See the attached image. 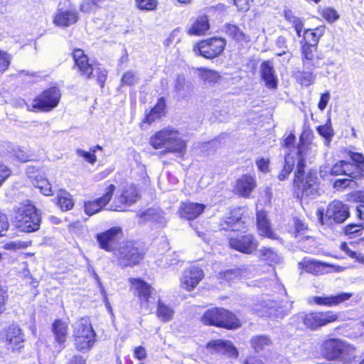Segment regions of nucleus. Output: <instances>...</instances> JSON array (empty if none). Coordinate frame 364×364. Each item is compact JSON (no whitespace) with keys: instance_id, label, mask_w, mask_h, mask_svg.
<instances>
[{"instance_id":"obj_1","label":"nucleus","mask_w":364,"mask_h":364,"mask_svg":"<svg viewBox=\"0 0 364 364\" xmlns=\"http://www.w3.org/2000/svg\"><path fill=\"white\" fill-rule=\"evenodd\" d=\"M149 144L155 149H161V157L170 153L182 159L186 154V141L174 128L167 127L156 132L150 137Z\"/></svg>"},{"instance_id":"obj_2","label":"nucleus","mask_w":364,"mask_h":364,"mask_svg":"<svg viewBox=\"0 0 364 364\" xmlns=\"http://www.w3.org/2000/svg\"><path fill=\"white\" fill-rule=\"evenodd\" d=\"M14 223L19 230L32 232L40 228L41 217L33 204L29 202L21 203L16 210Z\"/></svg>"},{"instance_id":"obj_3","label":"nucleus","mask_w":364,"mask_h":364,"mask_svg":"<svg viewBox=\"0 0 364 364\" xmlns=\"http://www.w3.org/2000/svg\"><path fill=\"white\" fill-rule=\"evenodd\" d=\"M73 337L78 350H89L95 342L96 333L88 318H81L74 324Z\"/></svg>"},{"instance_id":"obj_4","label":"nucleus","mask_w":364,"mask_h":364,"mask_svg":"<svg viewBox=\"0 0 364 364\" xmlns=\"http://www.w3.org/2000/svg\"><path fill=\"white\" fill-rule=\"evenodd\" d=\"M355 348L339 339H328L322 344V352L328 360L349 362L355 357Z\"/></svg>"},{"instance_id":"obj_5","label":"nucleus","mask_w":364,"mask_h":364,"mask_svg":"<svg viewBox=\"0 0 364 364\" xmlns=\"http://www.w3.org/2000/svg\"><path fill=\"white\" fill-rule=\"evenodd\" d=\"M202 321L207 325L226 328H237L240 326L237 317L230 311L223 308L207 310L202 317Z\"/></svg>"},{"instance_id":"obj_6","label":"nucleus","mask_w":364,"mask_h":364,"mask_svg":"<svg viewBox=\"0 0 364 364\" xmlns=\"http://www.w3.org/2000/svg\"><path fill=\"white\" fill-rule=\"evenodd\" d=\"M338 318V315L332 311L310 312L301 317L304 326L313 331L333 323Z\"/></svg>"},{"instance_id":"obj_7","label":"nucleus","mask_w":364,"mask_h":364,"mask_svg":"<svg viewBox=\"0 0 364 364\" xmlns=\"http://www.w3.org/2000/svg\"><path fill=\"white\" fill-rule=\"evenodd\" d=\"M317 153V147L315 144L305 141L302 136L299 139V144L296 152V175L297 178L302 176L304 172L305 164L306 162L311 163L315 158Z\"/></svg>"},{"instance_id":"obj_8","label":"nucleus","mask_w":364,"mask_h":364,"mask_svg":"<svg viewBox=\"0 0 364 364\" xmlns=\"http://www.w3.org/2000/svg\"><path fill=\"white\" fill-rule=\"evenodd\" d=\"M113 254L122 267L135 265L141 259V254L132 242L123 244Z\"/></svg>"},{"instance_id":"obj_9","label":"nucleus","mask_w":364,"mask_h":364,"mask_svg":"<svg viewBox=\"0 0 364 364\" xmlns=\"http://www.w3.org/2000/svg\"><path fill=\"white\" fill-rule=\"evenodd\" d=\"M294 183V186L301 191L302 196L314 198L319 194L320 183L315 171H309L305 178L304 174L297 178L295 173Z\"/></svg>"},{"instance_id":"obj_10","label":"nucleus","mask_w":364,"mask_h":364,"mask_svg":"<svg viewBox=\"0 0 364 364\" xmlns=\"http://www.w3.org/2000/svg\"><path fill=\"white\" fill-rule=\"evenodd\" d=\"M60 97L61 93L58 87H50L33 100V108L44 112L50 111L57 107Z\"/></svg>"},{"instance_id":"obj_11","label":"nucleus","mask_w":364,"mask_h":364,"mask_svg":"<svg viewBox=\"0 0 364 364\" xmlns=\"http://www.w3.org/2000/svg\"><path fill=\"white\" fill-rule=\"evenodd\" d=\"M348 217V207L339 200H333L328 204L325 215L323 212L319 211V219L323 224L326 220H332L335 223H341Z\"/></svg>"},{"instance_id":"obj_12","label":"nucleus","mask_w":364,"mask_h":364,"mask_svg":"<svg viewBox=\"0 0 364 364\" xmlns=\"http://www.w3.org/2000/svg\"><path fill=\"white\" fill-rule=\"evenodd\" d=\"M134 289V294L138 296L141 308L149 309L155 301L153 296V288L144 281L139 279H129Z\"/></svg>"},{"instance_id":"obj_13","label":"nucleus","mask_w":364,"mask_h":364,"mask_svg":"<svg viewBox=\"0 0 364 364\" xmlns=\"http://www.w3.org/2000/svg\"><path fill=\"white\" fill-rule=\"evenodd\" d=\"M226 45V41L222 38H211L200 42L197 48L200 54L205 58H214L220 55Z\"/></svg>"},{"instance_id":"obj_14","label":"nucleus","mask_w":364,"mask_h":364,"mask_svg":"<svg viewBox=\"0 0 364 364\" xmlns=\"http://www.w3.org/2000/svg\"><path fill=\"white\" fill-rule=\"evenodd\" d=\"M78 20L79 14L74 7L58 8L53 17V23L58 27L67 28L76 23Z\"/></svg>"},{"instance_id":"obj_15","label":"nucleus","mask_w":364,"mask_h":364,"mask_svg":"<svg viewBox=\"0 0 364 364\" xmlns=\"http://www.w3.org/2000/svg\"><path fill=\"white\" fill-rule=\"evenodd\" d=\"M203 277L204 274L200 268L191 266L183 271L181 278V285L184 289L192 291L199 284Z\"/></svg>"},{"instance_id":"obj_16","label":"nucleus","mask_w":364,"mask_h":364,"mask_svg":"<svg viewBox=\"0 0 364 364\" xmlns=\"http://www.w3.org/2000/svg\"><path fill=\"white\" fill-rule=\"evenodd\" d=\"M229 244L232 248L245 254H251L258 247L257 241L251 234L231 237Z\"/></svg>"},{"instance_id":"obj_17","label":"nucleus","mask_w":364,"mask_h":364,"mask_svg":"<svg viewBox=\"0 0 364 364\" xmlns=\"http://www.w3.org/2000/svg\"><path fill=\"white\" fill-rule=\"evenodd\" d=\"M116 187L114 184H110L107 188L105 195L96 199L94 201H86L84 204L85 212L88 215H92L100 211L112 198Z\"/></svg>"},{"instance_id":"obj_18","label":"nucleus","mask_w":364,"mask_h":364,"mask_svg":"<svg viewBox=\"0 0 364 364\" xmlns=\"http://www.w3.org/2000/svg\"><path fill=\"white\" fill-rule=\"evenodd\" d=\"M122 232V228L119 227H112L108 230L99 233L96 236L97 241L100 247L108 252L116 250L114 247L117 242V236Z\"/></svg>"},{"instance_id":"obj_19","label":"nucleus","mask_w":364,"mask_h":364,"mask_svg":"<svg viewBox=\"0 0 364 364\" xmlns=\"http://www.w3.org/2000/svg\"><path fill=\"white\" fill-rule=\"evenodd\" d=\"M73 57L80 75L85 79H90L95 69L90 63L88 57L85 55L84 51L81 49H75Z\"/></svg>"},{"instance_id":"obj_20","label":"nucleus","mask_w":364,"mask_h":364,"mask_svg":"<svg viewBox=\"0 0 364 364\" xmlns=\"http://www.w3.org/2000/svg\"><path fill=\"white\" fill-rule=\"evenodd\" d=\"M353 296L352 293L341 292L329 296H315L309 299V302H314L317 305L331 307L339 305L344 301L349 300Z\"/></svg>"},{"instance_id":"obj_21","label":"nucleus","mask_w":364,"mask_h":364,"mask_svg":"<svg viewBox=\"0 0 364 364\" xmlns=\"http://www.w3.org/2000/svg\"><path fill=\"white\" fill-rule=\"evenodd\" d=\"M6 340L9 345V348L12 351L18 350L23 346L24 342V334L22 330L16 325H11L9 327L6 333Z\"/></svg>"},{"instance_id":"obj_22","label":"nucleus","mask_w":364,"mask_h":364,"mask_svg":"<svg viewBox=\"0 0 364 364\" xmlns=\"http://www.w3.org/2000/svg\"><path fill=\"white\" fill-rule=\"evenodd\" d=\"M353 162H347L351 166L347 171V176L352 178H360L364 175V156L363 154L357 152L350 151L348 154Z\"/></svg>"},{"instance_id":"obj_23","label":"nucleus","mask_w":364,"mask_h":364,"mask_svg":"<svg viewBox=\"0 0 364 364\" xmlns=\"http://www.w3.org/2000/svg\"><path fill=\"white\" fill-rule=\"evenodd\" d=\"M261 77L265 85L269 89H275L277 87V77L275 74L273 63L270 60L262 62L259 67Z\"/></svg>"},{"instance_id":"obj_24","label":"nucleus","mask_w":364,"mask_h":364,"mask_svg":"<svg viewBox=\"0 0 364 364\" xmlns=\"http://www.w3.org/2000/svg\"><path fill=\"white\" fill-rule=\"evenodd\" d=\"M205 208V205L201 203L187 202L181 204L178 212L181 218L193 220L204 211Z\"/></svg>"},{"instance_id":"obj_25","label":"nucleus","mask_w":364,"mask_h":364,"mask_svg":"<svg viewBox=\"0 0 364 364\" xmlns=\"http://www.w3.org/2000/svg\"><path fill=\"white\" fill-rule=\"evenodd\" d=\"M317 46L310 44L302 46L303 65L306 69L319 67V58L315 56Z\"/></svg>"},{"instance_id":"obj_26","label":"nucleus","mask_w":364,"mask_h":364,"mask_svg":"<svg viewBox=\"0 0 364 364\" xmlns=\"http://www.w3.org/2000/svg\"><path fill=\"white\" fill-rule=\"evenodd\" d=\"M255 186L256 183L253 177L248 175H243L237 181L235 191L242 197H249L255 188Z\"/></svg>"},{"instance_id":"obj_27","label":"nucleus","mask_w":364,"mask_h":364,"mask_svg":"<svg viewBox=\"0 0 364 364\" xmlns=\"http://www.w3.org/2000/svg\"><path fill=\"white\" fill-rule=\"evenodd\" d=\"M208 347L216 351L225 354L229 357H237L238 352L231 342L223 340L212 341L208 343Z\"/></svg>"},{"instance_id":"obj_28","label":"nucleus","mask_w":364,"mask_h":364,"mask_svg":"<svg viewBox=\"0 0 364 364\" xmlns=\"http://www.w3.org/2000/svg\"><path fill=\"white\" fill-rule=\"evenodd\" d=\"M257 223L259 235L271 239H277L275 233L272 231L269 223L267 219L264 211H257Z\"/></svg>"},{"instance_id":"obj_29","label":"nucleus","mask_w":364,"mask_h":364,"mask_svg":"<svg viewBox=\"0 0 364 364\" xmlns=\"http://www.w3.org/2000/svg\"><path fill=\"white\" fill-rule=\"evenodd\" d=\"M209 28L208 17L201 16L193 22L188 33L189 35L200 36L205 34Z\"/></svg>"},{"instance_id":"obj_30","label":"nucleus","mask_w":364,"mask_h":364,"mask_svg":"<svg viewBox=\"0 0 364 364\" xmlns=\"http://www.w3.org/2000/svg\"><path fill=\"white\" fill-rule=\"evenodd\" d=\"M165 100L161 97L154 107L146 115L144 122L150 124L156 119L161 118L165 112Z\"/></svg>"},{"instance_id":"obj_31","label":"nucleus","mask_w":364,"mask_h":364,"mask_svg":"<svg viewBox=\"0 0 364 364\" xmlns=\"http://www.w3.org/2000/svg\"><path fill=\"white\" fill-rule=\"evenodd\" d=\"M277 306V301L272 300L262 301L254 305L253 311L259 316H272L273 307Z\"/></svg>"},{"instance_id":"obj_32","label":"nucleus","mask_w":364,"mask_h":364,"mask_svg":"<svg viewBox=\"0 0 364 364\" xmlns=\"http://www.w3.org/2000/svg\"><path fill=\"white\" fill-rule=\"evenodd\" d=\"M324 28H317L315 30L306 29L302 35L304 44H310L316 46L318 43L320 38L323 36Z\"/></svg>"},{"instance_id":"obj_33","label":"nucleus","mask_w":364,"mask_h":364,"mask_svg":"<svg viewBox=\"0 0 364 364\" xmlns=\"http://www.w3.org/2000/svg\"><path fill=\"white\" fill-rule=\"evenodd\" d=\"M250 343L256 352H260L269 348L272 342L268 336L259 335L253 336L250 340Z\"/></svg>"},{"instance_id":"obj_34","label":"nucleus","mask_w":364,"mask_h":364,"mask_svg":"<svg viewBox=\"0 0 364 364\" xmlns=\"http://www.w3.org/2000/svg\"><path fill=\"white\" fill-rule=\"evenodd\" d=\"M225 33L237 42H248L250 37L247 36L240 28L234 24H226L225 26Z\"/></svg>"},{"instance_id":"obj_35","label":"nucleus","mask_w":364,"mask_h":364,"mask_svg":"<svg viewBox=\"0 0 364 364\" xmlns=\"http://www.w3.org/2000/svg\"><path fill=\"white\" fill-rule=\"evenodd\" d=\"M57 204L62 210H69L73 208L74 202L71 195L65 190H60L57 196Z\"/></svg>"},{"instance_id":"obj_36","label":"nucleus","mask_w":364,"mask_h":364,"mask_svg":"<svg viewBox=\"0 0 364 364\" xmlns=\"http://www.w3.org/2000/svg\"><path fill=\"white\" fill-rule=\"evenodd\" d=\"M174 315L173 309L166 305L160 300L158 301L156 316L163 322H168L173 318Z\"/></svg>"},{"instance_id":"obj_37","label":"nucleus","mask_w":364,"mask_h":364,"mask_svg":"<svg viewBox=\"0 0 364 364\" xmlns=\"http://www.w3.org/2000/svg\"><path fill=\"white\" fill-rule=\"evenodd\" d=\"M53 331L55 336V340L59 343H63L66 340L68 325L60 320H57L53 324Z\"/></svg>"},{"instance_id":"obj_38","label":"nucleus","mask_w":364,"mask_h":364,"mask_svg":"<svg viewBox=\"0 0 364 364\" xmlns=\"http://www.w3.org/2000/svg\"><path fill=\"white\" fill-rule=\"evenodd\" d=\"M259 253L262 259L269 265L279 263L281 261L280 256L270 248L262 247L259 250Z\"/></svg>"},{"instance_id":"obj_39","label":"nucleus","mask_w":364,"mask_h":364,"mask_svg":"<svg viewBox=\"0 0 364 364\" xmlns=\"http://www.w3.org/2000/svg\"><path fill=\"white\" fill-rule=\"evenodd\" d=\"M139 197L138 191L135 186L130 185L127 186L121 196V201L127 205L135 203Z\"/></svg>"},{"instance_id":"obj_40","label":"nucleus","mask_w":364,"mask_h":364,"mask_svg":"<svg viewBox=\"0 0 364 364\" xmlns=\"http://www.w3.org/2000/svg\"><path fill=\"white\" fill-rule=\"evenodd\" d=\"M140 218L143 221H154L159 224H163L166 222L164 215L154 208H149L140 214Z\"/></svg>"},{"instance_id":"obj_41","label":"nucleus","mask_w":364,"mask_h":364,"mask_svg":"<svg viewBox=\"0 0 364 364\" xmlns=\"http://www.w3.org/2000/svg\"><path fill=\"white\" fill-rule=\"evenodd\" d=\"M304 269L314 274H320L323 272L325 264L314 260H304L302 263Z\"/></svg>"},{"instance_id":"obj_42","label":"nucleus","mask_w":364,"mask_h":364,"mask_svg":"<svg viewBox=\"0 0 364 364\" xmlns=\"http://www.w3.org/2000/svg\"><path fill=\"white\" fill-rule=\"evenodd\" d=\"M295 165V159L291 154H288L285 157L284 165L278 176L279 181H284L292 171L293 168Z\"/></svg>"},{"instance_id":"obj_43","label":"nucleus","mask_w":364,"mask_h":364,"mask_svg":"<svg viewBox=\"0 0 364 364\" xmlns=\"http://www.w3.org/2000/svg\"><path fill=\"white\" fill-rule=\"evenodd\" d=\"M292 309V303L289 301L277 302V306L273 307L272 316L276 318H283L288 315Z\"/></svg>"},{"instance_id":"obj_44","label":"nucleus","mask_w":364,"mask_h":364,"mask_svg":"<svg viewBox=\"0 0 364 364\" xmlns=\"http://www.w3.org/2000/svg\"><path fill=\"white\" fill-rule=\"evenodd\" d=\"M296 79L301 85L309 86L314 82L315 75L311 70L298 71L295 74Z\"/></svg>"},{"instance_id":"obj_45","label":"nucleus","mask_w":364,"mask_h":364,"mask_svg":"<svg viewBox=\"0 0 364 364\" xmlns=\"http://www.w3.org/2000/svg\"><path fill=\"white\" fill-rule=\"evenodd\" d=\"M102 1L103 0H82L80 10L85 14L95 12L100 7V4Z\"/></svg>"},{"instance_id":"obj_46","label":"nucleus","mask_w":364,"mask_h":364,"mask_svg":"<svg viewBox=\"0 0 364 364\" xmlns=\"http://www.w3.org/2000/svg\"><path fill=\"white\" fill-rule=\"evenodd\" d=\"M33 185L39 188L41 192L45 196H50L53 194L50 183L43 176H40L37 180L34 181Z\"/></svg>"},{"instance_id":"obj_47","label":"nucleus","mask_w":364,"mask_h":364,"mask_svg":"<svg viewBox=\"0 0 364 364\" xmlns=\"http://www.w3.org/2000/svg\"><path fill=\"white\" fill-rule=\"evenodd\" d=\"M246 272L245 267H240L233 269H228L221 273L223 277L227 281H231L234 279H239L245 277Z\"/></svg>"},{"instance_id":"obj_48","label":"nucleus","mask_w":364,"mask_h":364,"mask_svg":"<svg viewBox=\"0 0 364 364\" xmlns=\"http://www.w3.org/2000/svg\"><path fill=\"white\" fill-rule=\"evenodd\" d=\"M350 165H348L345 161H340L333 165L331 170V174L334 176L344 174L347 176V171H350Z\"/></svg>"},{"instance_id":"obj_49","label":"nucleus","mask_w":364,"mask_h":364,"mask_svg":"<svg viewBox=\"0 0 364 364\" xmlns=\"http://www.w3.org/2000/svg\"><path fill=\"white\" fill-rule=\"evenodd\" d=\"M31 244V242L28 241L15 240L5 243L4 248L7 250L16 252L28 247Z\"/></svg>"},{"instance_id":"obj_50","label":"nucleus","mask_w":364,"mask_h":364,"mask_svg":"<svg viewBox=\"0 0 364 364\" xmlns=\"http://www.w3.org/2000/svg\"><path fill=\"white\" fill-rule=\"evenodd\" d=\"M200 77L201 79L207 83H215L218 82L220 78V75L211 70H203L200 72Z\"/></svg>"},{"instance_id":"obj_51","label":"nucleus","mask_w":364,"mask_h":364,"mask_svg":"<svg viewBox=\"0 0 364 364\" xmlns=\"http://www.w3.org/2000/svg\"><path fill=\"white\" fill-rule=\"evenodd\" d=\"M11 56L7 52L0 49V73L4 72L9 68Z\"/></svg>"},{"instance_id":"obj_52","label":"nucleus","mask_w":364,"mask_h":364,"mask_svg":"<svg viewBox=\"0 0 364 364\" xmlns=\"http://www.w3.org/2000/svg\"><path fill=\"white\" fill-rule=\"evenodd\" d=\"M317 131L323 137L325 138L328 143L331 141L333 135L331 126L327 124L325 125L318 126L317 127Z\"/></svg>"},{"instance_id":"obj_53","label":"nucleus","mask_w":364,"mask_h":364,"mask_svg":"<svg viewBox=\"0 0 364 364\" xmlns=\"http://www.w3.org/2000/svg\"><path fill=\"white\" fill-rule=\"evenodd\" d=\"M136 3L139 9L148 11L154 9L157 4L156 0H136Z\"/></svg>"},{"instance_id":"obj_54","label":"nucleus","mask_w":364,"mask_h":364,"mask_svg":"<svg viewBox=\"0 0 364 364\" xmlns=\"http://www.w3.org/2000/svg\"><path fill=\"white\" fill-rule=\"evenodd\" d=\"M138 82V77L131 72H126L122 77V83L125 85H132Z\"/></svg>"},{"instance_id":"obj_55","label":"nucleus","mask_w":364,"mask_h":364,"mask_svg":"<svg viewBox=\"0 0 364 364\" xmlns=\"http://www.w3.org/2000/svg\"><path fill=\"white\" fill-rule=\"evenodd\" d=\"M363 227L358 224H350L345 228V234L347 235H360L362 232Z\"/></svg>"},{"instance_id":"obj_56","label":"nucleus","mask_w":364,"mask_h":364,"mask_svg":"<svg viewBox=\"0 0 364 364\" xmlns=\"http://www.w3.org/2000/svg\"><path fill=\"white\" fill-rule=\"evenodd\" d=\"M240 223H243V222L241 221L240 218H237V219L230 218L225 221L226 226L223 227V229H230L234 231L238 230L240 228Z\"/></svg>"},{"instance_id":"obj_57","label":"nucleus","mask_w":364,"mask_h":364,"mask_svg":"<svg viewBox=\"0 0 364 364\" xmlns=\"http://www.w3.org/2000/svg\"><path fill=\"white\" fill-rule=\"evenodd\" d=\"M323 16L328 22H334L339 18L337 11L331 8L324 10Z\"/></svg>"},{"instance_id":"obj_58","label":"nucleus","mask_w":364,"mask_h":364,"mask_svg":"<svg viewBox=\"0 0 364 364\" xmlns=\"http://www.w3.org/2000/svg\"><path fill=\"white\" fill-rule=\"evenodd\" d=\"M76 153L79 156L83 157L90 164H94L97 160L96 156L93 153L85 151L80 149H77Z\"/></svg>"},{"instance_id":"obj_59","label":"nucleus","mask_w":364,"mask_h":364,"mask_svg":"<svg viewBox=\"0 0 364 364\" xmlns=\"http://www.w3.org/2000/svg\"><path fill=\"white\" fill-rule=\"evenodd\" d=\"M8 299L7 289L0 284V314L5 310L6 301Z\"/></svg>"},{"instance_id":"obj_60","label":"nucleus","mask_w":364,"mask_h":364,"mask_svg":"<svg viewBox=\"0 0 364 364\" xmlns=\"http://www.w3.org/2000/svg\"><path fill=\"white\" fill-rule=\"evenodd\" d=\"M269 161L268 159L259 158L256 160V165L258 169L263 172L267 173L269 171Z\"/></svg>"},{"instance_id":"obj_61","label":"nucleus","mask_w":364,"mask_h":364,"mask_svg":"<svg viewBox=\"0 0 364 364\" xmlns=\"http://www.w3.org/2000/svg\"><path fill=\"white\" fill-rule=\"evenodd\" d=\"M26 173L28 177L31 179L32 183L34 181L37 180V178H38L41 176L38 173V170L36 169L35 166H27Z\"/></svg>"},{"instance_id":"obj_62","label":"nucleus","mask_w":364,"mask_h":364,"mask_svg":"<svg viewBox=\"0 0 364 364\" xmlns=\"http://www.w3.org/2000/svg\"><path fill=\"white\" fill-rule=\"evenodd\" d=\"M230 3L235 5L240 11H246L249 9V1L248 0H228Z\"/></svg>"},{"instance_id":"obj_63","label":"nucleus","mask_w":364,"mask_h":364,"mask_svg":"<svg viewBox=\"0 0 364 364\" xmlns=\"http://www.w3.org/2000/svg\"><path fill=\"white\" fill-rule=\"evenodd\" d=\"M348 200L364 203V191H355L348 195Z\"/></svg>"},{"instance_id":"obj_64","label":"nucleus","mask_w":364,"mask_h":364,"mask_svg":"<svg viewBox=\"0 0 364 364\" xmlns=\"http://www.w3.org/2000/svg\"><path fill=\"white\" fill-rule=\"evenodd\" d=\"M14 154L16 159L20 162H26L29 161L30 156L27 154V152L23 151L22 149L18 148L16 150H15Z\"/></svg>"}]
</instances>
